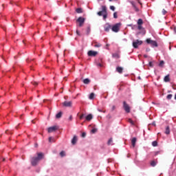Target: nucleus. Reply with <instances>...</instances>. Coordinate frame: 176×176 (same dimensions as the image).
Returning <instances> with one entry per match:
<instances>
[{
	"label": "nucleus",
	"mask_w": 176,
	"mask_h": 176,
	"mask_svg": "<svg viewBox=\"0 0 176 176\" xmlns=\"http://www.w3.org/2000/svg\"><path fill=\"white\" fill-rule=\"evenodd\" d=\"M38 157H33L31 158V164L32 166H37L38 162L43 159V153H36Z\"/></svg>",
	"instance_id": "1"
},
{
	"label": "nucleus",
	"mask_w": 176,
	"mask_h": 176,
	"mask_svg": "<svg viewBox=\"0 0 176 176\" xmlns=\"http://www.w3.org/2000/svg\"><path fill=\"white\" fill-rule=\"evenodd\" d=\"M121 23H116L112 26L111 30L113 32H118L120 30Z\"/></svg>",
	"instance_id": "2"
},
{
	"label": "nucleus",
	"mask_w": 176,
	"mask_h": 176,
	"mask_svg": "<svg viewBox=\"0 0 176 176\" xmlns=\"http://www.w3.org/2000/svg\"><path fill=\"white\" fill-rule=\"evenodd\" d=\"M85 19L83 17H78L76 20V23H78V26L79 27H82L83 25L85 24Z\"/></svg>",
	"instance_id": "3"
},
{
	"label": "nucleus",
	"mask_w": 176,
	"mask_h": 176,
	"mask_svg": "<svg viewBox=\"0 0 176 176\" xmlns=\"http://www.w3.org/2000/svg\"><path fill=\"white\" fill-rule=\"evenodd\" d=\"M146 42L150 44L153 47H157V43L156 41H152L151 38L146 39Z\"/></svg>",
	"instance_id": "4"
},
{
	"label": "nucleus",
	"mask_w": 176,
	"mask_h": 176,
	"mask_svg": "<svg viewBox=\"0 0 176 176\" xmlns=\"http://www.w3.org/2000/svg\"><path fill=\"white\" fill-rule=\"evenodd\" d=\"M142 43L143 42L142 41L138 39L132 43V46H133L134 48L138 49V46H140Z\"/></svg>",
	"instance_id": "5"
},
{
	"label": "nucleus",
	"mask_w": 176,
	"mask_h": 176,
	"mask_svg": "<svg viewBox=\"0 0 176 176\" xmlns=\"http://www.w3.org/2000/svg\"><path fill=\"white\" fill-rule=\"evenodd\" d=\"M124 109L126 112V113H129L131 112V108L130 106L126 103V102L124 101L122 102Z\"/></svg>",
	"instance_id": "6"
},
{
	"label": "nucleus",
	"mask_w": 176,
	"mask_h": 176,
	"mask_svg": "<svg viewBox=\"0 0 176 176\" xmlns=\"http://www.w3.org/2000/svg\"><path fill=\"white\" fill-rule=\"evenodd\" d=\"M129 3L131 4L132 8H133L134 11H135L136 12H140V8H138V6H136V3L135 1H131Z\"/></svg>",
	"instance_id": "7"
},
{
	"label": "nucleus",
	"mask_w": 176,
	"mask_h": 176,
	"mask_svg": "<svg viewBox=\"0 0 176 176\" xmlns=\"http://www.w3.org/2000/svg\"><path fill=\"white\" fill-rule=\"evenodd\" d=\"M58 130V126H53L50 128H48V133H52L54 132L55 131Z\"/></svg>",
	"instance_id": "8"
},
{
	"label": "nucleus",
	"mask_w": 176,
	"mask_h": 176,
	"mask_svg": "<svg viewBox=\"0 0 176 176\" xmlns=\"http://www.w3.org/2000/svg\"><path fill=\"white\" fill-rule=\"evenodd\" d=\"M98 54V52L97 51H88V56H91V57H95L96 56H97Z\"/></svg>",
	"instance_id": "9"
},
{
	"label": "nucleus",
	"mask_w": 176,
	"mask_h": 176,
	"mask_svg": "<svg viewBox=\"0 0 176 176\" xmlns=\"http://www.w3.org/2000/svg\"><path fill=\"white\" fill-rule=\"evenodd\" d=\"M104 28L106 32H109L110 29H111V25H110L109 23H106L104 24Z\"/></svg>",
	"instance_id": "10"
},
{
	"label": "nucleus",
	"mask_w": 176,
	"mask_h": 176,
	"mask_svg": "<svg viewBox=\"0 0 176 176\" xmlns=\"http://www.w3.org/2000/svg\"><path fill=\"white\" fill-rule=\"evenodd\" d=\"M63 106L69 107L72 106V102L71 101H69V102L65 101L64 102H63Z\"/></svg>",
	"instance_id": "11"
},
{
	"label": "nucleus",
	"mask_w": 176,
	"mask_h": 176,
	"mask_svg": "<svg viewBox=\"0 0 176 176\" xmlns=\"http://www.w3.org/2000/svg\"><path fill=\"white\" fill-rule=\"evenodd\" d=\"M135 144H136V138H133L131 139V146L132 148H135Z\"/></svg>",
	"instance_id": "12"
},
{
	"label": "nucleus",
	"mask_w": 176,
	"mask_h": 176,
	"mask_svg": "<svg viewBox=\"0 0 176 176\" xmlns=\"http://www.w3.org/2000/svg\"><path fill=\"white\" fill-rule=\"evenodd\" d=\"M78 141V138H76V135L74 136V138L72 140V144L74 145L76 144V142Z\"/></svg>",
	"instance_id": "13"
},
{
	"label": "nucleus",
	"mask_w": 176,
	"mask_h": 176,
	"mask_svg": "<svg viewBox=\"0 0 176 176\" xmlns=\"http://www.w3.org/2000/svg\"><path fill=\"white\" fill-rule=\"evenodd\" d=\"M92 119H93V116H92V114H89V115H88V116H87L86 117H85V120H87V121H90V120H92Z\"/></svg>",
	"instance_id": "14"
},
{
	"label": "nucleus",
	"mask_w": 176,
	"mask_h": 176,
	"mask_svg": "<svg viewBox=\"0 0 176 176\" xmlns=\"http://www.w3.org/2000/svg\"><path fill=\"white\" fill-rule=\"evenodd\" d=\"M116 72L119 74L123 73V68L122 67H117Z\"/></svg>",
	"instance_id": "15"
},
{
	"label": "nucleus",
	"mask_w": 176,
	"mask_h": 176,
	"mask_svg": "<svg viewBox=\"0 0 176 176\" xmlns=\"http://www.w3.org/2000/svg\"><path fill=\"white\" fill-rule=\"evenodd\" d=\"M150 164H151V166L155 167L157 164V161H155V160L151 161Z\"/></svg>",
	"instance_id": "16"
},
{
	"label": "nucleus",
	"mask_w": 176,
	"mask_h": 176,
	"mask_svg": "<svg viewBox=\"0 0 176 176\" xmlns=\"http://www.w3.org/2000/svg\"><path fill=\"white\" fill-rule=\"evenodd\" d=\"M165 134H166V135L170 134V129L168 126H167L165 129Z\"/></svg>",
	"instance_id": "17"
},
{
	"label": "nucleus",
	"mask_w": 176,
	"mask_h": 176,
	"mask_svg": "<svg viewBox=\"0 0 176 176\" xmlns=\"http://www.w3.org/2000/svg\"><path fill=\"white\" fill-rule=\"evenodd\" d=\"M62 115H63V113L61 111L58 113L57 114H56V119L61 118Z\"/></svg>",
	"instance_id": "18"
},
{
	"label": "nucleus",
	"mask_w": 176,
	"mask_h": 176,
	"mask_svg": "<svg viewBox=\"0 0 176 176\" xmlns=\"http://www.w3.org/2000/svg\"><path fill=\"white\" fill-rule=\"evenodd\" d=\"M164 82H170V78H169V75H167L166 76L164 77Z\"/></svg>",
	"instance_id": "19"
},
{
	"label": "nucleus",
	"mask_w": 176,
	"mask_h": 176,
	"mask_svg": "<svg viewBox=\"0 0 176 176\" xmlns=\"http://www.w3.org/2000/svg\"><path fill=\"white\" fill-rule=\"evenodd\" d=\"M113 140L112 138H111L109 139V140H108V142H107V145H108V146L113 145Z\"/></svg>",
	"instance_id": "20"
},
{
	"label": "nucleus",
	"mask_w": 176,
	"mask_h": 176,
	"mask_svg": "<svg viewBox=\"0 0 176 176\" xmlns=\"http://www.w3.org/2000/svg\"><path fill=\"white\" fill-rule=\"evenodd\" d=\"M100 12H103L104 14H107V7H105L104 6H102V11H100Z\"/></svg>",
	"instance_id": "21"
},
{
	"label": "nucleus",
	"mask_w": 176,
	"mask_h": 176,
	"mask_svg": "<svg viewBox=\"0 0 176 176\" xmlns=\"http://www.w3.org/2000/svg\"><path fill=\"white\" fill-rule=\"evenodd\" d=\"M83 83L85 85H89L90 83V80H89V78H85L83 80Z\"/></svg>",
	"instance_id": "22"
},
{
	"label": "nucleus",
	"mask_w": 176,
	"mask_h": 176,
	"mask_svg": "<svg viewBox=\"0 0 176 176\" xmlns=\"http://www.w3.org/2000/svg\"><path fill=\"white\" fill-rule=\"evenodd\" d=\"M76 11L77 14H82L83 12L82 8H76Z\"/></svg>",
	"instance_id": "23"
},
{
	"label": "nucleus",
	"mask_w": 176,
	"mask_h": 176,
	"mask_svg": "<svg viewBox=\"0 0 176 176\" xmlns=\"http://www.w3.org/2000/svg\"><path fill=\"white\" fill-rule=\"evenodd\" d=\"M95 94L94 93L90 94V96H89V99L94 100V99Z\"/></svg>",
	"instance_id": "24"
},
{
	"label": "nucleus",
	"mask_w": 176,
	"mask_h": 176,
	"mask_svg": "<svg viewBox=\"0 0 176 176\" xmlns=\"http://www.w3.org/2000/svg\"><path fill=\"white\" fill-rule=\"evenodd\" d=\"M142 24H143V21H142V19H138V25H142Z\"/></svg>",
	"instance_id": "25"
},
{
	"label": "nucleus",
	"mask_w": 176,
	"mask_h": 176,
	"mask_svg": "<svg viewBox=\"0 0 176 176\" xmlns=\"http://www.w3.org/2000/svg\"><path fill=\"white\" fill-rule=\"evenodd\" d=\"M127 122H129V124H131L132 126L135 125V122L131 119L127 120Z\"/></svg>",
	"instance_id": "26"
},
{
	"label": "nucleus",
	"mask_w": 176,
	"mask_h": 176,
	"mask_svg": "<svg viewBox=\"0 0 176 176\" xmlns=\"http://www.w3.org/2000/svg\"><path fill=\"white\" fill-rule=\"evenodd\" d=\"M152 146H153V147L157 146V141H153V142H152Z\"/></svg>",
	"instance_id": "27"
},
{
	"label": "nucleus",
	"mask_w": 176,
	"mask_h": 176,
	"mask_svg": "<svg viewBox=\"0 0 176 176\" xmlns=\"http://www.w3.org/2000/svg\"><path fill=\"white\" fill-rule=\"evenodd\" d=\"M91 32V28L90 27L87 28V35H89Z\"/></svg>",
	"instance_id": "28"
},
{
	"label": "nucleus",
	"mask_w": 176,
	"mask_h": 176,
	"mask_svg": "<svg viewBox=\"0 0 176 176\" xmlns=\"http://www.w3.org/2000/svg\"><path fill=\"white\" fill-rule=\"evenodd\" d=\"M172 97H173L172 94H168L166 96V98L167 100H171Z\"/></svg>",
	"instance_id": "29"
},
{
	"label": "nucleus",
	"mask_w": 176,
	"mask_h": 176,
	"mask_svg": "<svg viewBox=\"0 0 176 176\" xmlns=\"http://www.w3.org/2000/svg\"><path fill=\"white\" fill-rule=\"evenodd\" d=\"M102 46V45H100V43H96L95 44V45H94V47H100Z\"/></svg>",
	"instance_id": "30"
},
{
	"label": "nucleus",
	"mask_w": 176,
	"mask_h": 176,
	"mask_svg": "<svg viewBox=\"0 0 176 176\" xmlns=\"http://www.w3.org/2000/svg\"><path fill=\"white\" fill-rule=\"evenodd\" d=\"M164 60H162V61L160 62L159 66H160V67H162V66H164Z\"/></svg>",
	"instance_id": "31"
},
{
	"label": "nucleus",
	"mask_w": 176,
	"mask_h": 176,
	"mask_svg": "<svg viewBox=\"0 0 176 176\" xmlns=\"http://www.w3.org/2000/svg\"><path fill=\"white\" fill-rule=\"evenodd\" d=\"M113 17H114V19L118 18V16L117 15V12H114V14H113Z\"/></svg>",
	"instance_id": "32"
},
{
	"label": "nucleus",
	"mask_w": 176,
	"mask_h": 176,
	"mask_svg": "<svg viewBox=\"0 0 176 176\" xmlns=\"http://www.w3.org/2000/svg\"><path fill=\"white\" fill-rule=\"evenodd\" d=\"M48 141L50 142H54V139H53L52 137H50V138H48Z\"/></svg>",
	"instance_id": "33"
},
{
	"label": "nucleus",
	"mask_w": 176,
	"mask_h": 176,
	"mask_svg": "<svg viewBox=\"0 0 176 176\" xmlns=\"http://www.w3.org/2000/svg\"><path fill=\"white\" fill-rule=\"evenodd\" d=\"M60 156L63 157L65 156V152L64 151H60Z\"/></svg>",
	"instance_id": "34"
},
{
	"label": "nucleus",
	"mask_w": 176,
	"mask_h": 176,
	"mask_svg": "<svg viewBox=\"0 0 176 176\" xmlns=\"http://www.w3.org/2000/svg\"><path fill=\"white\" fill-rule=\"evenodd\" d=\"M102 16H103V19H106L107 18V13H104V14H103V15H102Z\"/></svg>",
	"instance_id": "35"
},
{
	"label": "nucleus",
	"mask_w": 176,
	"mask_h": 176,
	"mask_svg": "<svg viewBox=\"0 0 176 176\" xmlns=\"http://www.w3.org/2000/svg\"><path fill=\"white\" fill-rule=\"evenodd\" d=\"M91 133H97V129H91Z\"/></svg>",
	"instance_id": "36"
},
{
	"label": "nucleus",
	"mask_w": 176,
	"mask_h": 176,
	"mask_svg": "<svg viewBox=\"0 0 176 176\" xmlns=\"http://www.w3.org/2000/svg\"><path fill=\"white\" fill-rule=\"evenodd\" d=\"M102 13H104V12L100 11V12H98V15L100 16H102L104 15V14H102Z\"/></svg>",
	"instance_id": "37"
},
{
	"label": "nucleus",
	"mask_w": 176,
	"mask_h": 176,
	"mask_svg": "<svg viewBox=\"0 0 176 176\" xmlns=\"http://www.w3.org/2000/svg\"><path fill=\"white\" fill-rule=\"evenodd\" d=\"M166 13H167L166 10H164V9H163V10H162V14H163V15H166Z\"/></svg>",
	"instance_id": "38"
},
{
	"label": "nucleus",
	"mask_w": 176,
	"mask_h": 176,
	"mask_svg": "<svg viewBox=\"0 0 176 176\" xmlns=\"http://www.w3.org/2000/svg\"><path fill=\"white\" fill-rule=\"evenodd\" d=\"M138 30H141L143 28H142V26L141 25H138Z\"/></svg>",
	"instance_id": "39"
},
{
	"label": "nucleus",
	"mask_w": 176,
	"mask_h": 176,
	"mask_svg": "<svg viewBox=\"0 0 176 176\" xmlns=\"http://www.w3.org/2000/svg\"><path fill=\"white\" fill-rule=\"evenodd\" d=\"M110 10L115 11V7L113 6H110Z\"/></svg>",
	"instance_id": "40"
},
{
	"label": "nucleus",
	"mask_w": 176,
	"mask_h": 176,
	"mask_svg": "<svg viewBox=\"0 0 176 176\" xmlns=\"http://www.w3.org/2000/svg\"><path fill=\"white\" fill-rule=\"evenodd\" d=\"M116 109V107L115 105H113L111 107V111L113 112Z\"/></svg>",
	"instance_id": "41"
},
{
	"label": "nucleus",
	"mask_w": 176,
	"mask_h": 176,
	"mask_svg": "<svg viewBox=\"0 0 176 176\" xmlns=\"http://www.w3.org/2000/svg\"><path fill=\"white\" fill-rule=\"evenodd\" d=\"M83 118H85V114H81V116L79 117V119L82 120Z\"/></svg>",
	"instance_id": "42"
},
{
	"label": "nucleus",
	"mask_w": 176,
	"mask_h": 176,
	"mask_svg": "<svg viewBox=\"0 0 176 176\" xmlns=\"http://www.w3.org/2000/svg\"><path fill=\"white\" fill-rule=\"evenodd\" d=\"M32 84L34 85V86H37L38 85V82H32Z\"/></svg>",
	"instance_id": "43"
},
{
	"label": "nucleus",
	"mask_w": 176,
	"mask_h": 176,
	"mask_svg": "<svg viewBox=\"0 0 176 176\" xmlns=\"http://www.w3.org/2000/svg\"><path fill=\"white\" fill-rule=\"evenodd\" d=\"M82 138H85L86 137V133H82Z\"/></svg>",
	"instance_id": "44"
},
{
	"label": "nucleus",
	"mask_w": 176,
	"mask_h": 176,
	"mask_svg": "<svg viewBox=\"0 0 176 176\" xmlns=\"http://www.w3.org/2000/svg\"><path fill=\"white\" fill-rule=\"evenodd\" d=\"M76 34H77V36H80V33L79 32L78 30H76Z\"/></svg>",
	"instance_id": "45"
},
{
	"label": "nucleus",
	"mask_w": 176,
	"mask_h": 176,
	"mask_svg": "<svg viewBox=\"0 0 176 176\" xmlns=\"http://www.w3.org/2000/svg\"><path fill=\"white\" fill-rule=\"evenodd\" d=\"M148 65H149L151 67H153V63H152V62L148 63Z\"/></svg>",
	"instance_id": "46"
},
{
	"label": "nucleus",
	"mask_w": 176,
	"mask_h": 176,
	"mask_svg": "<svg viewBox=\"0 0 176 176\" xmlns=\"http://www.w3.org/2000/svg\"><path fill=\"white\" fill-rule=\"evenodd\" d=\"M142 34H143V35H144V34H146L144 29H143V30H142Z\"/></svg>",
	"instance_id": "47"
},
{
	"label": "nucleus",
	"mask_w": 176,
	"mask_h": 176,
	"mask_svg": "<svg viewBox=\"0 0 176 176\" xmlns=\"http://www.w3.org/2000/svg\"><path fill=\"white\" fill-rule=\"evenodd\" d=\"M72 119H73V116H69V120H72Z\"/></svg>",
	"instance_id": "48"
},
{
	"label": "nucleus",
	"mask_w": 176,
	"mask_h": 176,
	"mask_svg": "<svg viewBox=\"0 0 176 176\" xmlns=\"http://www.w3.org/2000/svg\"><path fill=\"white\" fill-rule=\"evenodd\" d=\"M98 112H103V113H105V111H102V110L98 109Z\"/></svg>",
	"instance_id": "49"
},
{
	"label": "nucleus",
	"mask_w": 176,
	"mask_h": 176,
	"mask_svg": "<svg viewBox=\"0 0 176 176\" xmlns=\"http://www.w3.org/2000/svg\"><path fill=\"white\" fill-rule=\"evenodd\" d=\"M159 153H160V151H157V152H155V156H157V155H159Z\"/></svg>",
	"instance_id": "50"
},
{
	"label": "nucleus",
	"mask_w": 176,
	"mask_h": 176,
	"mask_svg": "<svg viewBox=\"0 0 176 176\" xmlns=\"http://www.w3.org/2000/svg\"><path fill=\"white\" fill-rule=\"evenodd\" d=\"M98 66L102 67V65L100 64V63H98Z\"/></svg>",
	"instance_id": "51"
},
{
	"label": "nucleus",
	"mask_w": 176,
	"mask_h": 176,
	"mask_svg": "<svg viewBox=\"0 0 176 176\" xmlns=\"http://www.w3.org/2000/svg\"><path fill=\"white\" fill-rule=\"evenodd\" d=\"M136 2H138V3H140V4H141L140 0H136Z\"/></svg>",
	"instance_id": "52"
},
{
	"label": "nucleus",
	"mask_w": 176,
	"mask_h": 176,
	"mask_svg": "<svg viewBox=\"0 0 176 176\" xmlns=\"http://www.w3.org/2000/svg\"><path fill=\"white\" fill-rule=\"evenodd\" d=\"M131 155L130 154H127V157H130Z\"/></svg>",
	"instance_id": "53"
},
{
	"label": "nucleus",
	"mask_w": 176,
	"mask_h": 176,
	"mask_svg": "<svg viewBox=\"0 0 176 176\" xmlns=\"http://www.w3.org/2000/svg\"><path fill=\"white\" fill-rule=\"evenodd\" d=\"M109 2H112V1H116V0H109Z\"/></svg>",
	"instance_id": "54"
},
{
	"label": "nucleus",
	"mask_w": 176,
	"mask_h": 176,
	"mask_svg": "<svg viewBox=\"0 0 176 176\" xmlns=\"http://www.w3.org/2000/svg\"><path fill=\"white\" fill-rule=\"evenodd\" d=\"M144 57L147 58L148 56L147 55H144Z\"/></svg>",
	"instance_id": "55"
},
{
	"label": "nucleus",
	"mask_w": 176,
	"mask_h": 176,
	"mask_svg": "<svg viewBox=\"0 0 176 176\" xmlns=\"http://www.w3.org/2000/svg\"><path fill=\"white\" fill-rule=\"evenodd\" d=\"M106 47H109V44H106Z\"/></svg>",
	"instance_id": "56"
},
{
	"label": "nucleus",
	"mask_w": 176,
	"mask_h": 176,
	"mask_svg": "<svg viewBox=\"0 0 176 176\" xmlns=\"http://www.w3.org/2000/svg\"><path fill=\"white\" fill-rule=\"evenodd\" d=\"M175 100H176V94H175Z\"/></svg>",
	"instance_id": "57"
},
{
	"label": "nucleus",
	"mask_w": 176,
	"mask_h": 176,
	"mask_svg": "<svg viewBox=\"0 0 176 176\" xmlns=\"http://www.w3.org/2000/svg\"><path fill=\"white\" fill-rule=\"evenodd\" d=\"M3 162H5V158L3 159Z\"/></svg>",
	"instance_id": "58"
},
{
	"label": "nucleus",
	"mask_w": 176,
	"mask_h": 176,
	"mask_svg": "<svg viewBox=\"0 0 176 176\" xmlns=\"http://www.w3.org/2000/svg\"><path fill=\"white\" fill-rule=\"evenodd\" d=\"M32 122H33V124H35V122L34 121H32Z\"/></svg>",
	"instance_id": "59"
},
{
	"label": "nucleus",
	"mask_w": 176,
	"mask_h": 176,
	"mask_svg": "<svg viewBox=\"0 0 176 176\" xmlns=\"http://www.w3.org/2000/svg\"><path fill=\"white\" fill-rule=\"evenodd\" d=\"M140 33H141V32H138V35L140 34Z\"/></svg>",
	"instance_id": "60"
}]
</instances>
